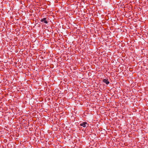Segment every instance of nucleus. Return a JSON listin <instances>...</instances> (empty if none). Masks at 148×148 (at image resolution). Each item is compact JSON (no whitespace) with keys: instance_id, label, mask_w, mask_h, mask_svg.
Returning a JSON list of instances; mask_svg holds the SVG:
<instances>
[{"instance_id":"1","label":"nucleus","mask_w":148,"mask_h":148,"mask_svg":"<svg viewBox=\"0 0 148 148\" xmlns=\"http://www.w3.org/2000/svg\"><path fill=\"white\" fill-rule=\"evenodd\" d=\"M80 125L81 126H82L84 127H85L86 126H88V124L87 122H84L80 124Z\"/></svg>"},{"instance_id":"5","label":"nucleus","mask_w":148,"mask_h":148,"mask_svg":"<svg viewBox=\"0 0 148 148\" xmlns=\"http://www.w3.org/2000/svg\"><path fill=\"white\" fill-rule=\"evenodd\" d=\"M139 85H138L139 86H140V84H138Z\"/></svg>"},{"instance_id":"4","label":"nucleus","mask_w":148,"mask_h":148,"mask_svg":"<svg viewBox=\"0 0 148 148\" xmlns=\"http://www.w3.org/2000/svg\"><path fill=\"white\" fill-rule=\"evenodd\" d=\"M102 85H103V84H99V87H101V86Z\"/></svg>"},{"instance_id":"2","label":"nucleus","mask_w":148,"mask_h":148,"mask_svg":"<svg viewBox=\"0 0 148 148\" xmlns=\"http://www.w3.org/2000/svg\"><path fill=\"white\" fill-rule=\"evenodd\" d=\"M47 18H44L40 20L41 22H44L46 24H47L48 23V21L46 20Z\"/></svg>"},{"instance_id":"3","label":"nucleus","mask_w":148,"mask_h":148,"mask_svg":"<svg viewBox=\"0 0 148 148\" xmlns=\"http://www.w3.org/2000/svg\"><path fill=\"white\" fill-rule=\"evenodd\" d=\"M102 81L103 82L105 83H109V82L108 79H103L102 80Z\"/></svg>"}]
</instances>
